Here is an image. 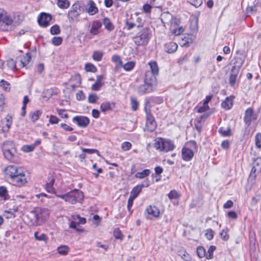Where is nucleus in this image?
Returning a JSON list of instances; mask_svg holds the SVG:
<instances>
[{"label": "nucleus", "instance_id": "nucleus-32", "mask_svg": "<svg viewBox=\"0 0 261 261\" xmlns=\"http://www.w3.org/2000/svg\"><path fill=\"white\" fill-rule=\"evenodd\" d=\"M259 159H256L253 163V167L251 171V174H254L256 171L259 172L261 170V167L259 166V164L257 162Z\"/></svg>", "mask_w": 261, "mask_h": 261}, {"label": "nucleus", "instance_id": "nucleus-31", "mask_svg": "<svg viewBox=\"0 0 261 261\" xmlns=\"http://www.w3.org/2000/svg\"><path fill=\"white\" fill-rule=\"evenodd\" d=\"M58 6L63 9H67L70 6V3L68 0H57Z\"/></svg>", "mask_w": 261, "mask_h": 261}, {"label": "nucleus", "instance_id": "nucleus-18", "mask_svg": "<svg viewBox=\"0 0 261 261\" xmlns=\"http://www.w3.org/2000/svg\"><path fill=\"white\" fill-rule=\"evenodd\" d=\"M163 17H167V18L171 19V28H174L175 27H178L180 21L178 19L176 18L175 17H173V16L169 13V12H166L164 13L162 15Z\"/></svg>", "mask_w": 261, "mask_h": 261}, {"label": "nucleus", "instance_id": "nucleus-28", "mask_svg": "<svg viewBox=\"0 0 261 261\" xmlns=\"http://www.w3.org/2000/svg\"><path fill=\"white\" fill-rule=\"evenodd\" d=\"M103 23L105 25L106 29L109 31L114 30V26L110 21V19L108 17H105L103 19Z\"/></svg>", "mask_w": 261, "mask_h": 261}, {"label": "nucleus", "instance_id": "nucleus-53", "mask_svg": "<svg viewBox=\"0 0 261 261\" xmlns=\"http://www.w3.org/2000/svg\"><path fill=\"white\" fill-rule=\"evenodd\" d=\"M114 237L116 239L122 240L123 236L121 230L119 228H117L114 229Z\"/></svg>", "mask_w": 261, "mask_h": 261}, {"label": "nucleus", "instance_id": "nucleus-10", "mask_svg": "<svg viewBox=\"0 0 261 261\" xmlns=\"http://www.w3.org/2000/svg\"><path fill=\"white\" fill-rule=\"evenodd\" d=\"M43 211H44V210L37 208L30 213L28 217L30 219V223L31 225L35 226L38 225L39 221L41 218V213Z\"/></svg>", "mask_w": 261, "mask_h": 261}, {"label": "nucleus", "instance_id": "nucleus-51", "mask_svg": "<svg viewBox=\"0 0 261 261\" xmlns=\"http://www.w3.org/2000/svg\"><path fill=\"white\" fill-rule=\"evenodd\" d=\"M63 41V39L61 37H54L51 39V43L56 46L60 45Z\"/></svg>", "mask_w": 261, "mask_h": 261}, {"label": "nucleus", "instance_id": "nucleus-46", "mask_svg": "<svg viewBox=\"0 0 261 261\" xmlns=\"http://www.w3.org/2000/svg\"><path fill=\"white\" fill-rule=\"evenodd\" d=\"M50 33L51 35L59 34L60 33V27L57 24L52 26L50 29Z\"/></svg>", "mask_w": 261, "mask_h": 261}, {"label": "nucleus", "instance_id": "nucleus-24", "mask_svg": "<svg viewBox=\"0 0 261 261\" xmlns=\"http://www.w3.org/2000/svg\"><path fill=\"white\" fill-rule=\"evenodd\" d=\"M146 212L149 215H150L154 217H158L160 215L159 210L155 206H149L146 208Z\"/></svg>", "mask_w": 261, "mask_h": 261}, {"label": "nucleus", "instance_id": "nucleus-26", "mask_svg": "<svg viewBox=\"0 0 261 261\" xmlns=\"http://www.w3.org/2000/svg\"><path fill=\"white\" fill-rule=\"evenodd\" d=\"M149 66L150 71V73L158 75L159 73V67L155 61H151L148 63Z\"/></svg>", "mask_w": 261, "mask_h": 261}, {"label": "nucleus", "instance_id": "nucleus-57", "mask_svg": "<svg viewBox=\"0 0 261 261\" xmlns=\"http://www.w3.org/2000/svg\"><path fill=\"white\" fill-rule=\"evenodd\" d=\"M98 99V96L95 94H92L89 95L88 101L90 103H95Z\"/></svg>", "mask_w": 261, "mask_h": 261}, {"label": "nucleus", "instance_id": "nucleus-49", "mask_svg": "<svg viewBox=\"0 0 261 261\" xmlns=\"http://www.w3.org/2000/svg\"><path fill=\"white\" fill-rule=\"evenodd\" d=\"M216 249L215 246H210L208 249L207 254L206 255V257L207 259H212L213 257V252Z\"/></svg>", "mask_w": 261, "mask_h": 261}, {"label": "nucleus", "instance_id": "nucleus-33", "mask_svg": "<svg viewBox=\"0 0 261 261\" xmlns=\"http://www.w3.org/2000/svg\"><path fill=\"white\" fill-rule=\"evenodd\" d=\"M207 117H208V115L207 114H203V115H201L199 118L195 119V127H196V129L198 132H200L201 129V127L200 126H199L198 125V124L201 122V121H202V120L203 119H206L207 118Z\"/></svg>", "mask_w": 261, "mask_h": 261}, {"label": "nucleus", "instance_id": "nucleus-21", "mask_svg": "<svg viewBox=\"0 0 261 261\" xmlns=\"http://www.w3.org/2000/svg\"><path fill=\"white\" fill-rule=\"evenodd\" d=\"M115 106L114 102H111L109 101H106L101 103L100 109L103 112L112 110Z\"/></svg>", "mask_w": 261, "mask_h": 261}, {"label": "nucleus", "instance_id": "nucleus-5", "mask_svg": "<svg viewBox=\"0 0 261 261\" xmlns=\"http://www.w3.org/2000/svg\"><path fill=\"white\" fill-rule=\"evenodd\" d=\"M82 13L81 6L79 3H75L68 13V18L70 22H77L79 17Z\"/></svg>", "mask_w": 261, "mask_h": 261}, {"label": "nucleus", "instance_id": "nucleus-23", "mask_svg": "<svg viewBox=\"0 0 261 261\" xmlns=\"http://www.w3.org/2000/svg\"><path fill=\"white\" fill-rule=\"evenodd\" d=\"M103 77L102 75H98L97 76V79L94 84L92 86V89L94 91H98L100 89L101 87L102 86V81Z\"/></svg>", "mask_w": 261, "mask_h": 261}, {"label": "nucleus", "instance_id": "nucleus-13", "mask_svg": "<svg viewBox=\"0 0 261 261\" xmlns=\"http://www.w3.org/2000/svg\"><path fill=\"white\" fill-rule=\"evenodd\" d=\"M85 10L90 15H93L98 12L95 3L92 0H89L88 2Z\"/></svg>", "mask_w": 261, "mask_h": 261}, {"label": "nucleus", "instance_id": "nucleus-12", "mask_svg": "<svg viewBox=\"0 0 261 261\" xmlns=\"http://www.w3.org/2000/svg\"><path fill=\"white\" fill-rule=\"evenodd\" d=\"M72 121L76 122L77 125L81 127H86L90 123L89 119L84 116H76L73 118Z\"/></svg>", "mask_w": 261, "mask_h": 261}, {"label": "nucleus", "instance_id": "nucleus-14", "mask_svg": "<svg viewBox=\"0 0 261 261\" xmlns=\"http://www.w3.org/2000/svg\"><path fill=\"white\" fill-rule=\"evenodd\" d=\"M256 118V115L254 114L253 110L251 108L246 110L244 116V121L245 123L249 126L251 121Z\"/></svg>", "mask_w": 261, "mask_h": 261}, {"label": "nucleus", "instance_id": "nucleus-62", "mask_svg": "<svg viewBox=\"0 0 261 261\" xmlns=\"http://www.w3.org/2000/svg\"><path fill=\"white\" fill-rule=\"evenodd\" d=\"M34 149V145H33L32 144L30 145H24L23 146V151L27 152L32 151Z\"/></svg>", "mask_w": 261, "mask_h": 261}, {"label": "nucleus", "instance_id": "nucleus-20", "mask_svg": "<svg viewBox=\"0 0 261 261\" xmlns=\"http://www.w3.org/2000/svg\"><path fill=\"white\" fill-rule=\"evenodd\" d=\"M101 27V22L98 20L93 22L90 33L93 35H96L99 33V29Z\"/></svg>", "mask_w": 261, "mask_h": 261}, {"label": "nucleus", "instance_id": "nucleus-15", "mask_svg": "<svg viewBox=\"0 0 261 261\" xmlns=\"http://www.w3.org/2000/svg\"><path fill=\"white\" fill-rule=\"evenodd\" d=\"M154 86L144 83V84L140 85L138 88L139 94L142 95L149 93L153 91Z\"/></svg>", "mask_w": 261, "mask_h": 261}, {"label": "nucleus", "instance_id": "nucleus-3", "mask_svg": "<svg viewBox=\"0 0 261 261\" xmlns=\"http://www.w3.org/2000/svg\"><path fill=\"white\" fill-rule=\"evenodd\" d=\"M150 37V30L148 28H145L138 33L133 40L137 46H144L148 43Z\"/></svg>", "mask_w": 261, "mask_h": 261}, {"label": "nucleus", "instance_id": "nucleus-44", "mask_svg": "<svg viewBox=\"0 0 261 261\" xmlns=\"http://www.w3.org/2000/svg\"><path fill=\"white\" fill-rule=\"evenodd\" d=\"M34 237L38 241H46L47 238L44 233L39 234L38 232H35L34 233Z\"/></svg>", "mask_w": 261, "mask_h": 261}, {"label": "nucleus", "instance_id": "nucleus-56", "mask_svg": "<svg viewBox=\"0 0 261 261\" xmlns=\"http://www.w3.org/2000/svg\"><path fill=\"white\" fill-rule=\"evenodd\" d=\"M132 147V144L130 142L125 141L121 144V148L123 151L129 150Z\"/></svg>", "mask_w": 261, "mask_h": 261}, {"label": "nucleus", "instance_id": "nucleus-4", "mask_svg": "<svg viewBox=\"0 0 261 261\" xmlns=\"http://www.w3.org/2000/svg\"><path fill=\"white\" fill-rule=\"evenodd\" d=\"M174 145L172 141L158 138L155 140L154 147L157 150L167 152L172 150L174 148Z\"/></svg>", "mask_w": 261, "mask_h": 261}, {"label": "nucleus", "instance_id": "nucleus-41", "mask_svg": "<svg viewBox=\"0 0 261 261\" xmlns=\"http://www.w3.org/2000/svg\"><path fill=\"white\" fill-rule=\"evenodd\" d=\"M135 63L133 61L128 62L125 63L124 65H122L125 71H130L132 70L135 67Z\"/></svg>", "mask_w": 261, "mask_h": 261}, {"label": "nucleus", "instance_id": "nucleus-54", "mask_svg": "<svg viewBox=\"0 0 261 261\" xmlns=\"http://www.w3.org/2000/svg\"><path fill=\"white\" fill-rule=\"evenodd\" d=\"M188 2L196 8L200 6L202 4V0H188Z\"/></svg>", "mask_w": 261, "mask_h": 261}, {"label": "nucleus", "instance_id": "nucleus-25", "mask_svg": "<svg viewBox=\"0 0 261 261\" xmlns=\"http://www.w3.org/2000/svg\"><path fill=\"white\" fill-rule=\"evenodd\" d=\"M232 67L240 69L242 67L244 61L240 57H235L232 60Z\"/></svg>", "mask_w": 261, "mask_h": 261}, {"label": "nucleus", "instance_id": "nucleus-6", "mask_svg": "<svg viewBox=\"0 0 261 261\" xmlns=\"http://www.w3.org/2000/svg\"><path fill=\"white\" fill-rule=\"evenodd\" d=\"M148 105H149V101L146 102L144 108V110L146 114V127L148 131L152 132L156 128V124L153 117L151 114L149 108H147Z\"/></svg>", "mask_w": 261, "mask_h": 261}, {"label": "nucleus", "instance_id": "nucleus-8", "mask_svg": "<svg viewBox=\"0 0 261 261\" xmlns=\"http://www.w3.org/2000/svg\"><path fill=\"white\" fill-rule=\"evenodd\" d=\"M28 176L27 175L25 171L21 168L18 172V175L11 182L14 186L22 187L28 182Z\"/></svg>", "mask_w": 261, "mask_h": 261}, {"label": "nucleus", "instance_id": "nucleus-1", "mask_svg": "<svg viewBox=\"0 0 261 261\" xmlns=\"http://www.w3.org/2000/svg\"><path fill=\"white\" fill-rule=\"evenodd\" d=\"M56 196L72 204L81 202L84 199V193L78 190H74L65 194L56 195Z\"/></svg>", "mask_w": 261, "mask_h": 261}, {"label": "nucleus", "instance_id": "nucleus-40", "mask_svg": "<svg viewBox=\"0 0 261 261\" xmlns=\"http://www.w3.org/2000/svg\"><path fill=\"white\" fill-rule=\"evenodd\" d=\"M218 132L222 136L224 137L230 136L231 135V130L229 128H227L226 129H225L222 127L219 129Z\"/></svg>", "mask_w": 261, "mask_h": 261}, {"label": "nucleus", "instance_id": "nucleus-58", "mask_svg": "<svg viewBox=\"0 0 261 261\" xmlns=\"http://www.w3.org/2000/svg\"><path fill=\"white\" fill-rule=\"evenodd\" d=\"M261 134L257 133L255 136V145L256 146L260 148H261Z\"/></svg>", "mask_w": 261, "mask_h": 261}, {"label": "nucleus", "instance_id": "nucleus-55", "mask_svg": "<svg viewBox=\"0 0 261 261\" xmlns=\"http://www.w3.org/2000/svg\"><path fill=\"white\" fill-rule=\"evenodd\" d=\"M77 225H78L77 224V222H75L74 221H72L69 224V227L71 228H73V229L76 230L78 232H83V229L82 228H78L77 227Z\"/></svg>", "mask_w": 261, "mask_h": 261}, {"label": "nucleus", "instance_id": "nucleus-59", "mask_svg": "<svg viewBox=\"0 0 261 261\" xmlns=\"http://www.w3.org/2000/svg\"><path fill=\"white\" fill-rule=\"evenodd\" d=\"M81 149L83 151V152H86V153H89V154H92V153H97L98 154V153H99V152H98V151L97 149H87V148H83V147H81Z\"/></svg>", "mask_w": 261, "mask_h": 261}, {"label": "nucleus", "instance_id": "nucleus-37", "mask_svg": "<svg viewBox=\"0 0 261 261\" xmlns=\"http://www.w3.org/2000/svg\"><path fill=\"white\" fill-rule=\"evenodd\" d=\"M85 69L87 72L95 73L97 71L96 67L92 63H86L85 66Z\"/></svg>", "mask_w": 261, "mask_h": 261}, {"label": "nucleus", "instance_id": "nucleus-60", "mask_svg": "<svg viewBox=\"0 0 261 261\" xmlns=\"http://www.w3.org/2000/svg\"><path fill=\"white\" fill-rule=\"evenodd\" d=\"M206 238L209 240H212L214 237V231L212 229H207L205 233Z\"/></svg>", "mask_w": 261, "mask_h": 261}, {"label": "nucleus", "instance_id": "nucleus-9", "mask_svg": "<svg viewBox=\"0 0 261 261\" xmlns=\"http://www.w3.org/2000/svg\"><path fill=\"white\" fill-rule=\"evenodd\" d=\"M21 168L15 165H9L5 169V177L9 179L11 182L18 175L19 170Z\"/></svg>", "mask_w": 261, "mask_h": 261}, {"label": "nucleus", "instance_id": "nucleus-19", "mask_svg": "<svg viewBox=\"0 0 261 261\" xmlns=\"http://www.w3.org/2000/svg\"><path fill=\"white\" fill-rule=\"evenodd\" d=\"M165 50L168 53H173L177 49V44L173 42H170L165 44Z\"/></svg>", "mask_w": 261, "mask_h": 261}, {"label": "nucleus", "instance_id": "nucleus-22", "mask_svg": "<svg viewBox=\"0 0 261 261\" xmlns=\"http://www.w3.org/2000/svg\"><path fill=\"white\" fill-rule=\"evenodd\" d=\"M12 118L11 116L7 115L3 120V123L4 124V126L3 127V129L4 131L8 132L10 128L11 127V126L12 125Z\"/></svg>", "mask_w": 261, "mask_h": 261}, {"label": "nucleus", "instance_id": "nucleus-27", "mask_svg": "<svg viewBox=\"0 0 261 261\" xmlns=\"http://www.w3.org/2000/svg\"><path fill=\"white\" fill-rule=\"evenodd\" d=\"M42 112L41 111L36 110L31 112L29 114V117L33 122H35L38 120Z\"/></svg>", "mask_w": 261, "mask_h": 261}, {"label": "nucleus", "instance_id": "nucleus-29", "mask_svg": "<svg viewBox=\"0 0 261 261\" xmlns=\"http://www.w3.org/2000/svg\"><path fill=\"white\" fill-rule=\"evenodd\" d=\"M31 56L29 53H27L25 56L21 58L19 61L20 65L23 67L26 66L30 61Z\"/></svg>", "mask_w": 261, "mask_h": 261}, {"label": "nucleus", "instance_id": "nucleus-11", "mask_svg": "<svg viewBox=\"0 0 261 261\" xmlns=\"http://www.w3.org/2000/svg\"><path fill=\"white\" fill-rule=\"evenodd\" d=\"M52 19V16L50 14L42 12L38 16L37 21L39 25L43 28H46L49 24V22Z\"/></svg>", "mask_w": 261, "mask_h": 261}, {"label": "nucleus", "instance_id": "nucleus-50", "mask_svg": "<svg viewBox=\"0 0 261 261\" xmlns=\"http://www.w3.org/2000/svg\"><path fill=\"white\" fill-rule=\"evenodd\" d=\"M197 253L198 256L200 258H202L206 255L205 250L204 249V248L203 247H201V246H199L197 248Z\"/></svg>", "mask_w": 261, "mask_h": 261}, {"label": "nucleus", "instance_id": "nucleus-38", "mask_svg": "<svg viewBox=\"0 0 261 261\" xmlns=\"http://www.w3.org/2000/svg\"><path fill=\"white\" fill-rule=\"evenodd\" d=\"M103 53L101 51H95L92 55V58L96 61H100L102 59Z\"/></svg>", "mask_w": 261, "mask_h": 261}, {"label": "nucleus", "instance_id": "nucleus-45", "mask_svg": "<svg viewBox=\"0 0 261 261\" xmlns=\"http://www.w3.org/2000/svg\"><path fill=\"white\" fill-rule=\"evenodd\" d=\"M143 187V185L135 187L130 192V194H133L137 197L141 191Z\"/></svg>", "mask_w": 261, "mask_h": 261}, {"label": "nucleus", "instance_id": "nucleus-39", "mask_svg": "<svg viewBox=\"0 0 261 261\" xmlns=\"http://www.w3.org/2000/svg\"><path fill=\"white\" fill-rule=\"evenodd\" d=\"M71 81L75 82V84L74 86H72L73 87L74 86H78L81 83V77L79 73L75 74L71 78Z\"/></svg>", "mask_w": 261, "mask_h": 261}, {"label": "nucleus", "instance_id": "nucleus-64", "mask_svg": "<svg viewBox=\"0 0 261 261\" xmlns=\"http://www.w3.org/2000/svg\"><path fill=\"white\" fill-rule=\"evenodd\" d=\"M0 86L3 87L5 90H7L10 89L9 87V84L4 80H1L0 82Z\"/></svg>", "mask_w": 261, "mask_h": 261}, {"label": "nucleus", "instance_id": "nucleus-2", "mask_svg": "<svg viewBox=\"0 0 261 261\" xmlns=\"http://www.w3.org/2000/svg\"><path fill=\"white\" fill-rule=\"evenodd\" d=\"M2 148L5 158L10 162H14L16 149L14 143L10 141H5Z\"/></svg>", "mask_w": 261, "mask_h": 261}, {"label": "nucleus", "instance_id": "nucleus-43", "mask_svg": "<svg viewBox=\"0 0 261 261\" xmlns=\"http://www.w3.org/2000/svg\"><path fill=\"white\" fill-rule=\"evenodd\" d=\"M171 33L175 35H180L184 31V29L182 27H179L177 28H171Z\"/></svg>", "mask_w": 261, "mask_h": 261}, {"label": "nucleus", "instance_id": "nucleus-36", "mask_svg": "<svg viewBox=\"0 0 261 261\" xmlns=\"http://www.w3.org/2000/svg\"><path fill=\"white\" fill-rule=\"evenodd\" d=\"M149 173L150 170L149 169H145L143 170L142 172H137L135 174V176L137 178L142 179L148 176L149 174Z\"/></svg>", "mask_w": 261, "mask_h": 261}, {"label": "nucleus", "instance_id": "nucleus-47", "mask_svg": "<svg viewBox=\"0 0 261 261\" xmlns=\"http://www.w3.org/2000/svg\"><path fill=\"white\" fill-rule=\"evenodd\" d=\"M130 105L132 110L134 111H136L139 105V103L136 98L132 97L130 99Z\"/></svg>", "mask_w": 261, "mask_h": 261}, {"label": "nucleus", "instance_id": "nucleus-35", "mask_svg": "<svg viewBox=\"0 0 261 261\" xmlns=\"http://www.w3.org/2000/svg\"><path fill=\"white\" fill-rule=\"evenodd\" d=\"M55 182V179L51 178L50 181L46 184V190L49 193H55V190L53 188V185Z\"/></svg>", "mask_w": 261, "mask_h": 261}, {"label": "nucleus", "instance_id": "nucleus-48", "mask_svg": "<svg viewBox=\"0 0 261 261\" xmlns=\"http://www.w3.org/2000/svg\"><path fill=\"white\" fill-rule=\"evenodd\" d=\"M8 191L6 187H0V197L3 198L4 199L6 200L7 199Z\"/></svg>", "mask_w": 261, "mask_h": 261}, {"label": "nucleus", "instance_id": "nucleus-17", "mask_svg": "<svg viewBox=\"0 0 261 261\" xmlns=\"http://www.w3.org/2000/svg\"><path fill=\"white\" fill-rule=\"evenodd\" d=\"M156 74L150 73L149 71L146 72L145 73V76L144 79V83L154 86L156 82Z\"/></svg>", "mask_w": 261, "mask_h": 261}, {"label": "nucleus", "instance_id": "nucleus-63", "mask_svg": "<svg viewBox=\"0 0 261 261\" xmlns=\"http://www.w3.org/2000/svg\"><path fill=\"white\" fill-rule=\"evenodd\" d=\"M208 109H209V107H208V105H205V104L203 103V106L201 107H200L198 108L197 112L198 113H201L205 112L206 111H207Z\"/></svg>", "mask_w": 261, "mask_h": 261}, {"label": "nucleus", "instance_id": "nucleus-30", "mask_svg": "<svg viewBox=\"0 0 261 261\" xmlns=\"http://www.w3.org/2000/svg\"><path fill=\"white\" fill-rule=\"evenodd\" d=\"M221 106L226 110L230 109L232 106V100L228 97H226L225 100L221 103Z\"/></svg>", "mask_w": 261, "mask_h": 261}, {"label": "nucleus", "instance_id": "nucleus-34", "mask_svg": "<svg viewBox=\"0 0 261 261\" xmlns=\"http://www.w3.org/2000/svg\"><path fill=\"white\" fill-rule=\"evenodd\" d=\"M58 252L61 255H66L69 251V247L66 245H61L58 249Z\"/></svg>", "mask_w": 261, "mask_h": 261}, {"label": "nucleus", "instance_id": "nucleus-61", "mask_svg": "<svg viewBox=\"0 0 261 261\" xmlns=\"http://www.w3.org/2000/svg\"><path fill=\"white\" fill-rule=\"evenodd\" d=\"M220 236L224 241H227L229 239V235L225 229L222 230L220 233Z\"/></svg>", "mask_w": 261, "mask_h": 261}, {"label": "nucleus", "instance_id": "nucleus-52", "mask_svg": "<svg viewBox=\"0 0 261 261\" xmlns=\"http://www.w3.org/2000/svg\"><path fill=\"white\" fill-rule=\"evenodd\" d=\"M168 196L170 199H175L179 197V194L176 191L174 190H171L168 194Z\"/></svg>", "mask_w": 261, "mask_h": 261}, {"label": "nucleus", "instance_id": "nucleus-16", "mask_svg": "<svg viewBox=\"0 0 261 261\" xmlns=\"http://www.w3.org/2000/svg\"><path fill=\"white\" fill-rule=\"evenodd\" d=\"M182 158L185 161H190L194 156L193 151L187 147H183L182 149Z\"/></svg>", "mask_w": 261, "mask_h": 261}, {"label": "nucleus", "instance_id": "nucleus-7", "mask_svg": "<svg viewBox=\"0 0 261 261\" xmlns=\"http://www.w3.org/2000/svg\"><path fill=\"white\" fill-rule=\"evenodd\" d=\"M13 20L6 12L0 19V30L4 31H10L13 29Z\"/></svg>", "mask_w": 261, "mask_h": 261}, {"label": "nucleus", "instance_id": "nucleus-42", "mask_svg": "<svg viewBox=\"0 0 261 261\" xmlns=\"http://www.w3.org/2000/svg\"><path fill=\"white\" fill-rule=\"evenodd\" d=\"M112 61L116 64L117 66H122V62L119 56L113 55L112 57Z\"/></svg>", "mask_w": 261, "mask_h": 261}]
</instances>
